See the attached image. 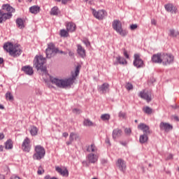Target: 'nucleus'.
<instances>
[{
  "label": "nucleus",
  "instance_id": "f257e3e1",
  "mask_svg": "<svg viewBox=\"0 0 179 179\" xmlns=\"http://www.w3.org/2000/svg\"><path fill=\"white\" fill-rule=\"evenodd\" d=\"M79 72H80V67L77 66L75 72L71 73V77L65 79H59L50 76V81L52 85H55V86L59 87V89H66V87H71L75 83Z\"/></svg>",
  "mask_w": 179,
  "mask_h": 179
},
{
  "label": "nucleus",
  "instance_id": "f03ea898",
  "mask_svg": "<svg viewBox=\"0 0 179 179\" xmlns=\"http://www.w3.org/2000/svg\"><path fill=\"white\" fill-rule=\"evenodd\" d=\"M12 13H15V8L9 4H3L0 10V23H3L6 20L12 18Z\"/></svg>",
  "mask_w": 179,
  "mask_h": 179
},
{
  "label": "nucleus",
  "instance_id": "7ed1b4c3",
  "mask_svg": "<svg viewBox=\"0 0 179 179\" xmlns=\"http://www.w3.org/2000/svg\"><path fill=\"white\" fill-rule=\"evenodd\" d=\"M3 49L9 52V55L14 58L20 57L22 54V49H20V45H13L12 43H7L4 44Z\"/></svg>",
  "mask_w": 179,
  "mask_h": 179
},
{
  "label": "nucleus",
  "instance_id": "20e7f679",
  "mask_svg": "<svg viewBox=\"0 0 179 179\" xmlns=\"http://www.w3.org/2000/svg\"><path fill=\"white\" fill-rule=\"evenodd\" d=\"M45 64V58L43 56H36L34 60V66L36 68L37 71H41L43 76L48 75L47 72V67L44 66Z\"/></svg>",
  "mask_w": 179,
  "mask_h": 179
},
{
  "label": "nucleus",
  "instance_id": "39448f33",
  "mask_svg": "<svg viewBox=\"0 0 179 179\" xmlns=\"http://www.w3.org/2000/svg\"><path fill=\"white\" fill-rule=\"evenodd\" d=\"M34 152L32 156L34 160H41V159H44L45 156V149L44 147L41 145H36L34 147Z\"/></svg>",
  "mask_w": 179,
  "mask_h": 179
},
{
  "label": "nucleus",
  "instance_id": "423d86ee",
  "mask_svg": "<svg viewBox=\"0 0 179 179\" xmlns=\"http://www.w3.org/2000/svg\"><path fill=\"white\" fill-rule=\"evenodd\" d=\"M113 30H115L117 33L120 34L122 37H125L128 34V31L122 29V24L120 20H114L112 24Z\"/></svg>",
  "mask_w": 179,
  "mask_h": 179
},
{
  "label": "nucleus",
  "instance_id": "0eeeda50",
  "mask_svg": "<svg viewBox=\"0 0 179 179\" xmlns=\"http://www.w3.org/2000/svg\"><path fill=\"white\" fill-rule=\"evenodd\" d=\"M174 62V56L169 53H162V64L164 66L171 65Z\"/></svg>",
  "mask_w": 179,
  "mask_h": 179
},
{
  "label": "nucleus",
  "instance_id": "6e6552de",
  "mask_svg": "<svg viewBox=\"0 0 179 179\" xmlns=\"http://www.w3.org/2000/svg\"><path fill=\"white\" fill-rule=\"evenodd\" d=\"M57 53L58 48H55L52 43L49 44L45 50L46 58H52V57H54Z\"/></svg>",
  "mask_w": 179,
  "mask_h": 179
},
{
  "label": "nucleus",
  "instance_id": "1a4fd4ad",
  "mask_svg": "<svg viewBox=\"0 0 179 179\" xmlns=\"http://www.w3.org/2000/svg\"><path fill=\"white\" fill-rule=\"evenodd\" d=\"M92 13L94 17L96 19H98V20H103L107 16V12L104 10H96L94 9L92 10Z\"/></svg>",
  "mask_w": 179,
  "mask_h": 179
},
{
  "label": "nucleus",
  "instance_id": "9d476101",
  "mask_svg": "<svg viewBox=\"0 0 179 179\" xmlns=\"http://www.w3.org/2000/svg\"><path fill=\"white\" fill-rule=\"evenodd\" d=\"M30 141V138L27 137L22 142V144L21 145V149L23 150V152H27L29 153L31 149V144Z\"/></svg>",
  "mask_w": 179,
  "mask_h": 179
},
{
  "label": "nucleus",
  "instance_id": "9b49d317",
  "mask_svg": "<svg viewBox=\"0 0 179 179\" xmlns=\"http://www.w3.org/2000/svg\"><path fill=\"white\" fill-rule=\"evenodd\" d=\"M133 64L136 68H143V60L141 59V55L139 54L134 55V60L133 62Z\"/></svg>",
  "mask_w": 179,
  "mask_h": 179
},
{
  "label": "nucleus",
  "instance_id": "f8f14e48",
  "mask_svg": "<svg viewBox=\"0 0 179 179\" xmlns=\"http://www.w3.org/2000/svg\"><path fill=\"white\" fill-rule=\"evenodd\" d=\"M151 61L153 64H163V53L153 55Z\"/></svg>",
  "mask_w": 179,
  "mask_h": 179
},
{
  "label": "nucleus",
  "instance_id": "ddd939ff",
  "mask_svg": "<svg viewBox=\"0 0 179 179\" xmlns=\"http://www.w3.org/2000/svg\"><path fill=\"white\" fill-rule=\"evenodd\" d=\"M138 96L143 100H146L148 103L152 101V94L149 92H145V90L141 91Z\"/></svg>",
  "mask_w": 179,
  "mask_h": 179
},
{
  "label": "nucleus",
  "instance_id": "4468645a",
  "mask_svg": "<svg viewBox=\"0 0 179 179\" xmlns=\"http://www.w3.org/2000/svg\"><path fill=\"white\" fill-rule=\"evenodd\" d=\"M159 129L165 132H170L173 129V125L169 123L162 122L159 124Z\"/></svg>",
  "mask_w": 179,
  "mask_h": 179
},
{
  "label": "nucleus",
  "instance_id": "2eb2a0df",
  "mask_svg": "<svg viewBox=\"0 0 179 179\" xmlns=\"http://www.w3.org/2000/svg\"><path fill=\"white\" fill-rule=\"evenodd\" d=\"M138 129H140L141 131H143L144 134L146 135H150V128L148 126V124L145 123H140L138 125Z\"/></svg>",
  "mask_w": 179,
  "mask_h": 179
},
{
  "label": "nucleus",
  "instance_id": "dca6fc26",
  "mask_svg": "<svg viewBox=\"0 0 179 179\" xmlns=\"http://www.w3.org/2000/svg\"><path fill=\"white\" fill-rule=\"evenodd\" d=\"M75 140L80 141V137H79V134L74 132H71L69 135V141L66 143L67 146H69V145H72V142H73V141Z\"/></svg>",
  "mask_w": 179,
  "mask_h": 179
},
{
  "label": "nucleus",
  "instance_id": "f3484780",
  "mask_svg": "<svg viewBox=\"0 0 179 179\" xmlns=\"http://www.w3.org/2000/svg\"><path fill=\"white\" fill-rule=\"evenodd\" d=\"M116 61L113 62V65H127L128 62L125 59V58L118 55L115 57Z\"/></svg>",
  "mask_w": 179,
  "mask_h": 179
},
{
  "label": "nucleus",
  "instance_id": "a211bd4d",
  "mask_svg": "<svg viewBox=\"0 0 179 179\" xmlns=\"http://www.w3.org/2000/svg\"><path fill=\"white\" fill-rule=\"evenodd\" d=\"M99 92H101L106 94V93H108L110 92V85L107 83H104L101 86L98 87Z\"/></svg>",
  "mask_w": 179,
  "mask_h": 179
},
{
  "label": "nucleus",
  "instance_id": "6ab92c4d",
  "mask_svg": "<svg viewBox=\"0 0 179 179\" xmlns=\"http://www.w3.org/2000/svg\"><path fill=\"white\" fill-rule=\"evenodd\" d=\"M116 166L119 168L120 171H125V169H127V164L125 163V161H124L122 159H117V162H116Z\"/></svg>",
  "mask_w": 179,
  "mask_h": 179
},
{
  "label": "nucleus",
  "instance_id": "aec40b11",
  "mask_svg": "<svg viewBox=\"0 0 179 179\" xmlns=\"http://www.w3.org/2000/svg\"><path fill=\"white\" fill-rule=\"evenodd\" d=\"M166 12L170 13H177V7H176L173 3H168L164 6Z\"/></svg>",
  "mask_w": 179,
  "mask_h": 179
},
{
  "label": "nucleus",
  "instance_id": "412c9836",
  "mask_svg": "<svg viewBox=\"0 0 179 179\" xmlns=\"http://www.w3.org/2000/svg\"><path fill=\"white\" fill-rule=\"evenodd\" d=\"M122 136V130L121 129H115L113 131L112 136L114 140L118 139V138H121Z\"/></svg>",
  "mask_w": 179,
  "mask_h": 179
},
{
  "label": "nucleus",
  "instance_id": "4be33fe9",
  "mask_svg": "<svg viewBox=\"0 0 179 179\" xmlns=\"http://www.w3.org/2000/svg\"><path fill=\"white\" fill-rule=\"evenodd\" d=\"M55 170L59 174L63 176V177H68V176H69V172L67 169H62V168H60L59 166H56Z\"/></svg>",
  "mask_w": 179,
  "mask_h": 179
},
{
  "label": "nucleus",
  "instance_id": "5701e85b",
  "mask_svg": "<svg viewBox=\"0 0 179 179\" xmlns=\"http://www.w3.org/2000/svg\"><path fill=\"white\" fill-rule=\"evenodd\" d=\"M22 71L26 73V75L31 76L34 73L33 68L30 66H24L22 68Z\"/></svg>",
  "mask_w": 179,
  "mask_h": 179
},
{
  "label": "nucleus",
  "instance_id": "b1692460",
  "mask_svg": "<svg viewBox=\"0 0 179 179\" xmlns=\"http://www.w3.org/2000/svg\"><path fill=\"white\" fill-rule=\"evenodd\" d=\"M66 30L70 33H73L76 30V24L73 22H68L66 24Z\"/></svg>",
  "mask_w": 179,
  "mask_h": 179
},
{
  "label": "nucleus",
  "instance_id": "393cba45",
  "mask_svg": "<svg viewBox=\"0 0 179 179\" xmlns=\"http://www.w3.org/2000/svg\"><path fill=\"white\" fill-rule=\"evenodd\" d=\"M77 47L78 54L80 55L82 58H85V57H86V50H85V48H83L80 45H78Z\"/></svg>",
  "mask_w": 179,
  "mask_h": 179
},
{
  "label": "nucleus",
  "instance_id": "a878e982",
  "mask_svg": "<svg viewBox=\"0 0 179 179\" xmlns=\"http://www.w3.org/2000/svg\"><path fill=\"white\" fill-rule=\"evenodd\" d=\"M87 159L90 162V163H96V162H97L98 159H97V155L93 154V153H90L87 156Z\"/></svg>",
  "mask_w": 179,
  "mask_h": 179
},
{
  "label": "nucleus",
  "instance_id": "bb28decb",
  "mask_svg": "<svg viewBox=\"0 0 179 179\" xmlns=\"http://www.w3.org/2000/svg\"><path fill=\"white\" fill-rule=\"evenodd\" d=\"M29 12L33 13L34 15H37L38 12H40V6H33L29 8Z\"/></svg>",
  "mask_w": 179,
  "mask_h": 179
},
{
  "label": "nucleus",
  "instance_id": "cd10ccee",
  "mask_svg": "<svg viewBox=\"0 0 179 179\" xmlns=\"http://www.w3.org/2000/svg\"><path fill=\"white\" fill-rule=\"evenodd\" d=\"M148 135L149 134H143V135H141L140 136V138H139V142L140 143H146V142H148V141L149 140V137H148Z\"/></svg>",
  "mask_w": 179,
  "mask_h": 179
},
{
  "label": "nucleus",
  "instance_id": "c85d7f7f",
  "mask_svg": "<svg viewBox=\"0 0 179 179\" xmlns=\"http://www.w3.org/2000/svg\"><path fill=\"white\" fill-rule=\"evenodd\" d=\"M169 37L176 38V37H177L178 36H179V31H176V30L174 29H171L169 30Z\"/></svg>",
  "mask_w": 179,
  "mask_h": 179
},
{
  "label": "nucleus",
  "instance_id": "c756f323",
  "mask_svg": "<svg viewBox=\"0 0 179 179\" xmlns=\"http://www.w3.org/2000/svg\"><path fill=\"white\" fill-rule=\"evenodd\" d=\"M87 152H97V147L94 144H91L90 145L87 146Z\"/></svg>",
  "mask_w": 179,
  "mask_h": 179
},
{
  "label": "nucleus",
  "instance_id": "7c9ffc66",
  "mask_svg": "<svg viewBox=\"0 0 179 179\" xmlns=\"http://www.w3.org/2000/svg\"><path fill=\"white\" fill-rule=\"evenodd\" d=\"M16 24L19 29H24V23L23 22V20L22 18H17L16 20Z\"/></svg>",
  "mask_w": 179,
  "mask_h": 179
},
{
  "label": "nucleus",
  "instance_id": "2f4dec72",
  "mask_svg": "<svg viewBox=\"0 0 179 179\" xmlns=\"http://www.w3.org/2000/svg\"><path fill=\"white\" fill-rule=\"evenodd\" d=\"M83 125L84 127H94L96 124H94V123H93V122H92L90 120L85 119Z\"/></svg>",
  "mask_w": 179,
  "mask_h": 179
},
{
  "label": "nucleus",
  "instance_id": "473e14b6",
  "mask_svg": "<svg viewBox=\"0 0 179 179\" xmlns=\"http://www.w3.org/2000/svg\"><path fill=\"white\" fill-rule=\"evenodd\" d=\"M6 149H13V142L12 140L8 139L5 143Z\"/></svg>",
  "mask_w": 179,
  "mask_h": 179
},
{
  "label": "nucleus",
  "instance_id": "72a5a7b5",
  "mask_svg": "<svg viewBox=\"0 0 179 179\" xmlns=\"http://www.w3.org/2000/svg\"><path fill=\"white\" fill-rule=\"evenodd\" d=\"M58 13H59V9L58 8V7L55 6L52 8L50 10V15H52V16H57Z\"/></svg>",
  "mask_w": 179,
  "mask_h": 179
},
{
  "label": "nucleus",
  "instance_id": "f704fd0d",
  "mask_svg": "<svg viewBox=\"0 0 179 179\" xmlns=\"http://www.w3.org/2000/svg\"><path fill=\"white\" fill-rule=\"evenodd\" d=\"M38 132V129L36 127H32L30 130V134L32 136H36Z\"/></svg>",
  "mask_w": 179,
  "mask_h": 179
},
{
  "label": "nucleus",
  "instance_id": "c9c22d12",
  "mask_svg": "<svg viewBox=\"0 0 179 179\" xmlns=\"http://www.w3.org/2000/svg\"><path fill=\"white\" fill-rule=\"evenodd\" d=\"M59 34H60L61 37H68V36H69L68 31H66L65 29L60 30Z\"/></svg>",
  "mask_w": 179,
  "mask_h": 179
},
{
  "label": "nucleus",
  "instance_id": "e433bc0d",
  "mask_svg": "<svg viewBox=\"0 0 179 179\" xmlns=\"http://www.w3.org/2000/svg\"><path fill=\"white\" fill-rule=\"evenodd\" d=\"M110 117L109 114H103L101 115V120H102V121H108V120H110Z\"/></svg>",
  "mask_w": 179,
  "mask_h": 179
},
{
  "label": "nucleus",
  "instance_id": "4c0bfd02",
  "mask_svg": "<svg viewBox=\"0 0 179 179\" xmlns=\"http://www.w3.org/2000/svg\"><path fill=\"white\" fill-rule=\"evenodd\" d=\"M6 100H9L10 101H12V100H13V95H12L10 92H6Z\"/></svg>",
  "mask_w": 179,
  "mask_h": 179
},
{
  "label": "nucleus",
  "instance_id": "58836bf2",
  "mask_svg": "<svg viewBox=\"0 0 179 179\" xmlns=\"http://www.w3.org/2000/svg\"><path fill=\"white\" fill-rule=\"evenodd\" d=\"M143 111H144V113H145V114H152V110L150 107L146 106L143 108Z\"/></svg>",
  "mask_w": 179,
  "mask_h": 179
},
{
  "label": "nucleus",
  "instance_id": "ea45409f",
  "mask_svg": "<svg viewBox=\"0 0 179 179\" xmlns=\"http://www.w3.org/2000/svg\"><path fill=\"white\" fill-rule=\"evenodd\" d=\"M126 89L127 90H132V89H134V85H132V84L128 83L127 85H126Z\"/></svg>",
  "mask_w": 179,
  "mask_h": 179
},
{
  "label": "nucleus",
  "instance_id": "a19ab883",
  "mask_svg": "<svg viewBox=\"0 0 179 179\" xmlns=\"http://www.w3.org/2000/svg\"><path fill=\"white\" fill-rule=\"evenodd\" d=\"M131 132H132V130H131V129L126 128L124 129V133L126 134V135H131Z\"/></svg>",
  "mask_w": 179,
  "mask_h": 179
},
{
  "label": "nucleus",
  "instance_id": "79ce46f5",
  "mask_svg": "<svg viewBox=\"0 0 179 179\" xmlns=\"http://www.w3.org/2000/svg\"><path fill=\"white\" fill-rule=\"evenodd\" d=\"M130 29L131 30H136V29H138V24H132L131 25H130Z\"/></svg>",
  "mask_w": 179,
  "mask_h": 179
},
{
  "label": "nucleus",
  "instance_id": "37998d69",
  "mask_svg": "<svg viewBox=\"0 0 179 179\" xmlns=\"http://www.w3.org/2000/svg\"><path fill=\"white\" fill-rule=\"evenodd\" d=\"M119 117L120 118H125V117H127V114H125V113H123V112H120Z\"/></svg>",
  "mask_w": 179,
  "mask_h": 179
},
{
  "label": "nucleus",
  "instance_id": "c03bdc74",
  "mask_svg": "<svg viewBox=\"0 0 179 179\" xmlns=\"http://www.w3.org/2000/svg\"><path fill=\"white\" fill-rule=\"evenodd\" d=\"M125 58H127V59H129V55H128V52L127 51V50L124 49V52H123Z\"/></svg>",
  "mask_w": 179,
  "mask_h": 179
},
{
  "label": "nucleus",
  "instance_id": "a18cd8bd",
  "mask_svg": "<svg viewBox=\"0 0 179 179\" xmlns=\"http://www.w3.org/2000/svg\"><path fill=\"white\" fill-rule=\"evenodd\" d=\"M73 113L74 114H80V110H79L78 108H73Z\"/></svg>",
  "mask_w": 179,
  "mask_h": 179
},
{
  "label": "nucleus",
  "instance_id": "49530a36",
  "mask_svg": "<svg viewBox=\"0 0 179 179\" xmlns=\"http://www.w3.org/2000/svg\"><path fill=\"white\" fill-rule=\"evenodd\" d=\"M166 160H173V155L169 154L168 157H166Z\"/></svg>",
  "mask_w": 179,
  "mask_h": 179
},
{
  "label": "nucleus",
  "instance_id": "de8ad7c7",
  "mask_svg": "<svg viewBox=\"0 0 179 179\" xmlns=\"http://www.w3.org/2000/svg\"><path fill=\"white\" fill-rule=\"evenodd\" d=\"M84 44H85L86 47H89L90 45V42L89 41H83Z\"/></svg>",
  "mask_w": 179,
  "mask_h": 179
},
{
  "label": "nucleus",
  "instance_id": "09e8293b",
  "mask_svg": "<svg viewBox=\"0 0 179 179\" xmlns=\"http://www.w3.org/2000/svg\"><path fill=\"white\" fill-rule=\"evenodd\" d=\"M10 179H20V178L19 176H17V175H13L10 177Z\"/></svg>",
  "mask_w": 179,
  "mask_h": 179
},
{
  "label": "nucleus",
  "instance_id": "8fccbe9b",
  "mask_svg": "<svg viewBox=\"0 0 179 179\" xmlns=\"http://www.w3.org/2000/svg\"><path fill=\"white\" fill-rule=\"evenodd\" d=\"M68 51L69 57H73L75 55V53H73V52L71 51L70 50H68Z\"/></svg>",
  "mask_w": 179,
  "mask_h": 179
},
{
  "label": "nucleus",
  "instance_id": "3c124183",
  "mask_svg": "<svg viewBox=\"0 0 179 179\" xmlns=\"http://www.w3.org/2000/svg\"><path fill=\"white\" fill-rule=\"evenodd\" d=\"M57 52H59V54H64V55H66V52H64L62 50H59V49H58Z\"/></svg>",
  "mask_w": 179,
  "mask_h": 179
},
{
  "label": "nucleus",
  "instance_id": "603ef678",
  "mask_svg": "<svg viewBox=\"0 0 179 179\" xmlns=\"http://www.w3.org/2000/svg\"><path fill=\"white\" fill-rule=\"evenodd\" d=\"M37 173L39 176H41V174L44 173V170L41 171V169H38Z\"/></svg>",
  "mask_w": 179,
  "mask_h": 179
},
{
  "label": "nucleus",
  "instance_id": "864d4df0",
  "mask_svg": "<svg viewBox=\"0 0 179 179\" xmlns=\"http://www.w3.org/2000/svg\"><path fill=\"white\" fill-rule=\"evenodd\" d=\"M69 134L68 133H66V132H64L63 133V136H64V138H68V136H69Z\"/></svg>",
  "mask_w": 179,
  "mask_h": 179
},
{
  "label": "nucleus",
  "instance_id": "5fc2aeb1",
  "mask_svg": "<svg viewBox=\"0 0 179 179\" xmlns=\"http://www.w3.org/2000/svg\"><path fill=\"white\" fill-rule=\"evenodd\" d=\"M5 138V135H3V133H0V140L3 139Z\"/></svg>",
  "mask_w": 179,
  "mask_h": 179
},
{
  "label": "nucleus",
  "instance_id": "6e6d98bb",
  "mask_svg": "<svg viewBox=\"0 0 179 179\" xmlns=\"http://www.w3.org/2000/svg\"><path fill=\"white\" fill-rule=\"evenodd\" d=\"M173 119H175L176 121H179V117L177 115H173Z\"/></svg>",
  "mask_w": 179,
  "mask_h": 179
},
{
  "label": "nucleus",
  "instance_id": "4d7b16f0",
  "mask_svg": "<svg viewBox=\"0 0 179 179\" xmlns=\"http://www.w3.org/2000/svg\"><path fill=\"white\" fill-rule=\"evenodd\" d=\"M151 24H154L155 26H156L157 22L155 21V20H151Z\"/></svg>",
  "mask_w": 179,
  "mask_h": 179
},
{
  "label": "nucleus",
  "instance_id": "13d9d810",
  "mask_svg": "<svg viewBox=\"0 0 179 179\" xmlns=\"http://www.w3.org/2000/svg\"><path fill=\"white\" fill-rule=\"evenodd\" d=\"M62 3H63V5H66V3H68L67 0H62Z\"/></svg>",
  "mask_w": 179,
  "mask_h": 179
},
{
  "label": "nucleus",
  "instance_id": "bf43d9fd",
  "mask_svg": "<svg viewBox=\"0 0 179 179\" xmlns=\"http://www.w3.org/2000/svg\"><path fill=\"white\" fill-rule=\"evenodd\" d=\"M0 179H5V175L0 173Z\"/></svg>",
  "mask_w": 179,
  "mask_h": 179
},
{
  "label": "nucleus",
  "instance_id": "052dcab7",
  "mask_svg": "<svg viewBox=\"0 0 179 179\" xmlns=\"http://www.w3.org/2000/svg\"><path fill=\"white\" fill-rule=\"evenodd\" d=\"M1 64H3V58L0 57V65H1Z\"/></svg>",
  "mask_w": 179,
  "mask_h": 179
},
{
  "label": "nucleus",
  "instance_id": "680f3d73",
  "mask_svg": "<svg viewBox=\"0 0 179 179\" xmlns=\"http://www.w3.org/2000/svg\"><path fill=\"white\" fill-rule=\"evenodd\" d=\"M3 150V146L0 145V152H2Z\"/></svg>",
  "mask_w": 179,
  "mask_h": 179
},
{
  "label": "nucleus",
  "instance_id": "e2e57ef3",
  "mask_svg": "<svg viewBox=\"0 0 179 179\" xmlns=\"http://www.w3.org/2000/svg\"><path fill=\"white\" fill-rule=\"evenodd\" d=\"M106 143H110V139L106 138Z\"/></svg>",
  "mask_w": 179,
  "mask_h": 179
},
{
  "label": "nucleus",
  "instance_id": "0e129e2a",
  "mask_svg": "<svg viewBox=\"0 0 179 179\" xmlns=\"http://www.w3.org/2000/svg\"><path fill=\"white\" fill-rule=\"evenodd\" d=\"M3 108H5V107H3V105L0 104V110H3Z\"/></svg>",
  "mask_w": 179,
  "mask_h": 179
},
{
  "label": "nucleus",
  "instance_id": "69168bd1",
  "mask_svg": "<svg viewBox=\"0 0 179 179\" xmlns=\"http://www.w3.org/2000/svg\"><path fill=\"white\" fill-rule=\"evenodd\" d=\"M102 163H107V160L106 159L102 160Z\"/></svg>",
  "mask_w": 179,
  "mask_h": 179
},
{
  "label": "nucleus",
  "instance_id": "338daca9",
  "mask_svg": "<svg viewBox=\"0 0 179 179\" xmlns=\"http://www.w3.org/2000/svg\"><path fill=\"white\" fill-rule=\"evenodd\" d=\"M121 145H123V146H125V143H122V142H120Z\"/></svg>",
  "mask_w": 179,
  "mask_h": 179
},
{
  "label": "nucleus",
  "instance_id": "774afa93",
  "mask_svg": "<svg viewBox=\"0 0 179 179\" xmlns=\"http://www.w3.org/2000/svg\"><path fill=\"white\" fill-rule=\"evenodd\" d=\"M134 122L137 123V122H138V120H134Z\"/></svg>",
  "mask_w": 179,
  "mask_h": 179
}]
</instances>
